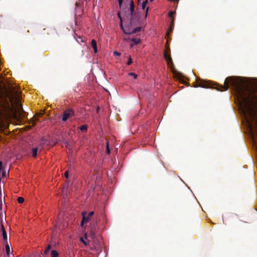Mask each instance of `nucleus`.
<instances>
[{
	"label": "nucleus",
	"instance_id": "f257e3e1",
	"mask_svg": "<svg viewBox=\"0 0 257 257\" xmlns=\"http://www.w3.org/2000/svg\"><path fill=\"white\" fill-rule=\"evenodd\" d=\"M230 85L239 99L240 107L248 125L252 142L257 146V91L252 90L245 85L239 77L234 76L227 77L223 85L213 84L211 81L198 78L194 83L193 87L215 88L223 91L227 90Z\"/></svg>",
	"mask_w": 257,
	"mask_h": 257
},
{
	"label": "nucleus",
	"instance_id": "f03ea898",
	"mask_svg": "<svg viewBox=\"0 0 257 257\" xmlns=\"http://www.w3.org/2000/svg\"><path fill=\"white\" fill-rule=\"evenodd\" d=\"M120 8L125 16H130V24L136 25L138 23L139 18L135 13V5L134 1H118Z\"/></svg>",
	"mask_w": 257,
	"mask_h": 257
},
{
	"label": "nucleus",
	"instance_id": "7ed1b4c3",
	"mask_svg": "<svg viewBox=\"0 0 257 257\" xmlns=\"http://www.w3.org/2000/svg\"><path fill=\"white\" fill-rule=\"evenodd\" d=\"M75 116V111L73 109L69 108L64 111L62 115V120L63 122L66 121L69 118Z\"/></svg>",
	"mask_w": 257,
	"mask_h": 257
},
{
	"label": "nucleus",
	"instance_id": "20e7f679",
	"mask_svg": "<svg viewBox=\"0 0 257 257\" xmlns=\"http://www.w3.org/2000/svg\"><path fill=\"white\" fill-rule=\"evenodd\" d=\"M94 211H91L88 213L87 216H86L87 212L86 211L83 212L82 213V219L81 222V225L82 226L83 224L88 222L90 220V218L94 215Z\"/></svg>",
	"mask_w": 257,
	"mask_h": 257
},
{
	"label": "nucleus",
	"instance_id": "39448f33",
	"mask_svg": "<svg viewBox=\"0 0 257 257\" xmlns=\"http://www.w3.org/2000/svg\"><path fill=\"white\" fill-rule=\"evenodd\" d=\"M164 57L166 60L168 64H170V63H172V59L170 55V54H168L167 50H165L164 53Z\"/></svg>",
	"mask_w": 257,
	"mask_h": 257
},
{
	"label": "nucleus",
	"instance_id": "423d86ee",
	"mask_svg": "<svg viewBox=\"0 0 257 257\" xmlns=\"http://www.w3.org/2000/svg\"><path fill=\"white\" fill-rule=\"evenodd\" d=\"M174 20L173 19L171 22L170 26L169 28L168 29L167 32V35L169 36L173 31V30L174 27Z\"/></svg>",
	"mask_w": 257,
	"mask_h": 257
},
{
	"label": "nucleus",
	"instance_id": "0eeeda50",
	"mask_svg": "<svg viewBox=\"0 0 257 257\" xmlns=\"http://www.w3.org/2000/svg\"><path fill=\"white\" fill-rule=\"evenodd\" d=\"M91 44L92 47L93 48V49L94 50V53H96L97 52L96 41L94 39L92 40Z\"/></svg>",
	"mask_w": 257,
	"mask_h": 257
},
{
	"label": "nucleus",
	"instance_id": "6e6552de",
	"mask_svg": "<svg viewBox=\"0 0 257 257\" xmlns=\"http://www.w3.org/2000/svg\"><path fill=\"white\" fill-rule=\"evenodd\" d=\"M121 27L122 28L123 32L126 34H132V30H131L129 28H123L122 25L121 24Z\"/></svg>",
	"mask_w": 257,
	"mask_h": 257
},
{
	"label": "nucleus",
	"instance_id": "1a4fd4ad",
	"mask_svg": "<svg viewBox=\"0 0 257 257\" xmlns=\"http://www.w3.org/2000/svg\"><path fill=\"white\" fill-rule=\"evenodd\" d=\"M10 247L8 244V243H6V254L8 256L10 255Z\"/></svg>",
	"mask_w": 257,
	"mask_h": 257
},
{
	"label": "nucleus",
	"instance_id": "9d476101",
	"mask_svg": "<svg viewBox=\"0 0 257 257\" xmlns=\"http://www.w3.org/2000/svg\"><path fill=\"white\" fill-rule=\"evenodd\" d=\"M51 257H58L59 253L57 251L55 250H53L51 252Z\"/></svg>",
	"mask_w": 257,
	"mask_h": 257
},
{
	"label": "nucleus",
	"instance_id": "9b49d317",
	"mask_svg": "<svg viewBox=\"0 0 257 257\" xmlns=\"http://www.w3.org/2000/svg\"><path fill=\"white\" fill-rule=\"evenodd\" d=\"M2 234H3V239L5 241V243H8V236H7L6 231H3V233Z\"/></svg>",
	"mask_w": 257,
	"mask_h": 257
},
{
	"label": "nucleus",
	"instance_id": "f8f14e48",
	"mask_svg": "<svg viewBox=\"0 0 257 257\" xmlns=\"http://www.w3.org/2000/svg\"><path fill=\"white\" fill-rule=\"evenodd\" d=\"M47 143V140L45 139L44 137H43L40 140V144L41 145H44Z\"/></svg>",
	"mask_w": 257,
	"mask_h": 257
},
{
	"label": "nucleus",
	"instance_id": "ddd939ff",
	"mask_svg": "<svg viewBox=\"0 0 257 257\" xmlns=\"http://www.w3.org/2000/svg\"><path fill=\"white\" fill-rule=\"evenodd\" d=\"M141 30V27H137L136 28L132 30V34L136 33L139 31H140Z\"/></svg>",
	"mask_w": 257,
	"mask_h": 257
},
{
	"label": "nucleus",
	"instance_id": "4468645a",
	"mask_svg": "<svg viewBox=\"0 0 257 257\" xmlns=\"http://www.w3.org/2000/svg\"><path fill=\"white\" fill-rule=\"evenodd\" d=\"M37 152H38V148H35L33 149L32 154H33V156L34 157H36L37 156Z\"/></svg>",
	"mask_w": 257,
	"mask_h": 257
},
{
	"label": "nucleus",
	"instance_id": "2eb2a0df",
	"mask_svg": "<svg viewBox=\"0 0 257 257\" xmlns=\"http://www.w3.org/2000/svg\"><path fill=\"white\" fill-rule=\"evenodd\" d=\"M79 129L83 132V131H86L87 130V125L86 124H84V125H82L81 126H80V127H79Z\"/></svg>",
	"mask_w": 257,
	"mask_h": 257
},
{
	"label": "nucleus",
	"instance_id": "dca6fc26",
	"mask_svg": "<svg viewBox=\"0 0 257 257\" xmlns=\"http://www.w3.org/2000/svg\"><path fill=\"white\" fill-rule=\"evenodd\" d=\"M132 41L135 44H138L140 43L141 40L140 39L133 38L132 39Z\"/></svg>",
	"mask_w": 257,
	"mask_h": 257
},
{
	"label": "nucleus",
	"instance_id": "f3484780",
	"mask_svg": "<svg viewBox=\"0 0 257 257\" xmlns=\"http://www.w3.org/2000/svg\"><path fill=\"white\" fill-rule=\"evenodd\" d=\"M90 235H91V237L92 238H93L95 237V229L94 228L91 230Z\"/></svg>",
	"mask_w": 257,
	"mask_h": 257
},
{
	"label": "nucleus",
	"instance_id": "a211bd4d",
	"mask_svg": "<svg viewBox=\"0 0 257 257\" xmlns=\"http://www.w3.org/2000/svg\"><path fill=\"white\" fill-rule=\"evenodd\" d=\"M51 245H49L45 249L44 254H47L48 253V252L49 251V250L51 249Z\"/></svg>",
	"mask_w": 257,
	"mask_h": 257
},
{
	"label": "nucleus",
	"instance_id": "6ab92c4d",
	"mask_svg": "<svg viewBox=\"0 0 257 257\" xmlns=\"http://www.w3.org/2000/svg\"><path fill=\"white\" fill-rule=\"evenodd\" d=\"M18 202L19 203H23L24 202V198L22 197H19L17 199Z\"/></svg>",
	"mask_w": 257,
	"mask_h": 257
},
{
	"label": "nucleus",
	"instance_id": "aec40b11",
	"mask_svg": "<svg viewBox=\"0 0 257 257\" xmlns=\"http://www.w3.org/2000/svg\"><path fill=\"white\" fill-rule=\"evenodd\" d=\"M128 75L133 77L134 79H136L137 78V75L133 72L129 73Z\"/></svg>",
	"mask_w": 257,
	"mask_h": 257
},
{
	"label": "nucleus",
	"instance_id": "412c9836",
	"mask_svg": "<svg viewBox=\"0 0 257 257\" xmlns=\"http://www.w3.org/2000/svg\"><path fill=\"white\" fill-rule=\"evenodd\" d=\"M148 2V1H143V2L142 3V7L143 10L145 9L146 6Z\"/></svg>",
	"mask_w": 257,
	"mask_h": 257
},
{
	"label": "nucleus",
	"instance_id": "4be33fe9",
	"mask_svg": "<svg viewBox=\"0 0 257 257\" xmlns=\"http://www.w3.org/2000/svg\"><path fill=\"white\" fill-rule=\"evenodd\" d=\"M174 14H175V12H173V11H170V12H169V16L171 18H172V20L173 19H173V15H174Z\"/></svg>",
	"mask_w": 257,
	"mask_h": 257
},
{
	"label": "nucleus",
	"instance_id": "5701e85b",
	"mask_svg": "<svg viewBox=\"0 0 257 257\" xmlns=\"http://www.w3.org/2000/svg\"><path fill=\"white\" fill-rule=\"evenodd\" d=\"M106 152H107V154H109L110 153V150L109 148V145H108V142H107V144H106Z\"/></svg>",
	"mask_w": 257,
	"mask_h": 257
},
{
	"label": "nucleus",
	"instance_id": "b1692460",
	"mask_svg": "<svg viewBox=\"0 0 257 257\" xmlns=\"http://www.w3.org/2000/svg\"><path fill=\"white\" fill-rule=\"evenodd\" d=\"M133 62V60L131 58V56H129V58H128V61H127V65H131Z\"/></svg>",
	"mask_w": 257,
	"mask_h": 257
},
{
	"label": "nucleus",
	"instance_id": "393cba45",
	"mask_svg": "<svg viewBox=\"0 0 257 257\" xmlns=\"http://www.w3.org/2000/svg\"><path fill=\"white\" fill-rule=\"evenodd\" d=\"M64 176H65V177L66 178H67V179L68 178L69 175H68V171H66L65 172Z\"/></svg>",
	"mask_w": 257,
	"mask_h": 257
},
{
	"label": "nucleus",
	"instance_id": "a878e982",
	"mask_svg": "<svg viewBox=\"0 0 257 257\" xmlns=\"http://www.w3.org/2000/svg\"><path fill=\"white\" fill-rule=\"evenodd\" d=\"M120 12H118L117 13V16L119 18V20H120L121 22H122V17H121V15H120Z\"/></svg>",
	"mask_w": 257,
	"mask_h": 257
},
{
	"label": "nucleus",
	"instance_id": "bb28decb",
	"mask_svg": "<svg viewBox=\"0 0 257 257\" xmlns=\"http://www.w3.org/2000/svg\"><path fill=\"white\" fill-rule=\"evenodd\" d=\"M148 11H149V7H147V9H146L145 18H147V17L148 16Z\"/></svg>",
	"mask_w": 257,
	"mask_h": 257
},
{
	"label": "nucleus",
	"instance_id": "cd10ccee",
	"mask_svg": "<svg viewBox=\"0 0 257 257\" xmlns=\"http://www.w3.org/2000/svg\"><path fill=\"white\" fill-rule=\"evenodd\" d=\"M113 54H114V55H116V56H120V53H119V52H116V51H114V52H113Z\"/></svg>",
	"mask_w": 257,
	"mask_h": 257
},
{
	"label": "nucleus",
	"instance_id": "c85d7f7f",
	"mask_svg": "<svg viewBox=\"0 0 257 257\" xmlns=\"http://www.w3.org/2000/svg\"><path fill=\"white\" fill-rule=\"evenodd\" d=\"M1 230H2V233H3V231H6L5 228L3 224H2V225H1Z\"/></svg>",
	"mask_w": 257,
	"mask_h": 257
},
{
	"label": "nucleus",
	"instance_id": "c756f323",
	"mask_svg": "<svg viewBox=\"0 0 257 257\" xmlns=\"http://www.w3.org/2000/svg\"><path fill=\"white\" fill-rule=\"evenodd\" d=\"M80 240L85 245L87 244L86 242L83 240L82 238H81Z\"/></svg>",
	"mask_w": 257,
	"mask_h": 257
},
{
	"label": "nucleus",
	"instance_id": "7c9ffc66",
	"mask_svg": "<svg viewBox=\"0 0 257 257\" xmlns=\"http://www.w3.org/2000/svg\"><path fill=\"white\" fill-rule=\"evenodd\" d=\"M79 5V3H78L77 2H76V3H75V6L76 7H78Z\"/></svg>",
	"mask_w": 257,
	"mask_h": 257
},
{
	"label": "nucleus",
	"instance_id": "2f4dec72",
	"mask_svg": "<svg viewBox=\"0 0 257 257\" xmlns=\"http://www.w3.org/2000/svg\"><path fill=\"white\" fill-rule=\"evenodd\" d=\"M2 168V162H0V170H1Z\"/></svg>",
	"mask_w": 257,
	"mask_h": 257
},
{
	"label": "nucleus",
	"instance_id": "473e14b6",
	"mask_svg": "<svg viewBox=\"0 0 257 257\" xmlns=\"http://www.w3.org/2000/svg\"><path fill=\"white\" fill-rule=\"evenodd\" d=\"M40 257H45V256H44V254H42L41 253V255H40Z\"/></svg>",
	"mask_w": 257,
	"mask_h": 257
},
{
	"label": "nucleus",
	"instance_id": "72a5a7b5",
	"mask_svg": "<svg viewBox=\"0 0 257 257\" xmlns=\"http://www.w3.org/2000/svg\"><path fill=\"white\" fill-rule=\"evenodd\" d=\"M32 125H34V122L33 123Z\"/></svg>",
	"mask_w": 257,
	"mask_h": 257
}]
</instances>
